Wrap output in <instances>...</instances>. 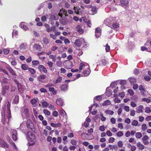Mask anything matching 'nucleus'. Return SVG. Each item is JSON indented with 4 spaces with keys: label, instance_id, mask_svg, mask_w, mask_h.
Returning a JSON list of instances; mask_svg holds the SVG:
<instances>
[{
    "label": "nucleus",
    "instance_id": "16",
    "mask_svg": "<svg viewBox=\"0 0 151 151\" xmlns=\"http://www.w3.org/2000/svg\"><path fill=\"white\" fill-rule=\"evenodd\" d=\"M27 44L26 43H22L19 47V48L21 50L25 49L26 47H27Z\"/></svg>",
    "mask_w": 151,
    "mask_h": 151
},
{
    "label": "nucleus",
    "instance_id": "26",
    "mask_svg": "<svg viewBox=\"0 0 151 151\" xmlns=\"http://www.w3.org/2000/svg\"><path fill=\"white\" fill-rule=\"evenodd\" d=\"M49 91L50 92H52L54 95H55L56 93V92L54 88L53 87H49Z\"/></svg>",
    "mask_w": 151,
    "mask_h": 151
},
{
    "label": "nucleus",
    "instance_id": "4",
    "mask_svg": "<svg viewBox=\"0 0 151 151\" xmlns=\"http://www.w3.org/2000/svg\"><path fill=\"white\" fill-rule=\"evenodd\" d=\"M12 137L14 141H16L17 139V131L16 130H13L12 131Z\"/></svg>",
    "mask_w": 151,
    "mask_h": 151
},
{
    "label": "nucleus",
    "instance_id": "10",
    "mask_svg": "<svg viewBox=\"0 0 151 151\" xmlns=\"http://www.w3.org/2000/svg\"><path fill=\"white\" fill-rule=\"evenodd\" d=\"M0 144L1 145L2 147L7 148L9 147V145L7 144L3 140H0Z\"/></svg>",
    "mask_w": 151,
    "mask_h": 151
},
{
    "label": "nucleus",
    "instance_id": "18",
    "mask_svg": "<svg viewBox=\"0 0 151 151\" xmlns=\"http://www.w3.org/2000/svg\"><path fill=\"white\" fill-rule=\"evenodd\" d=\"M60 23L63 25H66L67 24L68 21H65V19L60 18Z\"/></svg>",
    "mask_w": 151,
    "mask_h": 151
},
{
    "label": "nucleus",
    "instance_id": "12",
    "mask_svg": "<svg viewBox=\"0 0 151 151\" xmlns=\"http://www.w3.org/2000/svg\"><path fill=\"white\" fill-rule=\"evenodd\" d=\"M7 69L9 70V72L11 73V74L13 75L16 76V75L15 73L14 72V70L10 66H8L7 67Z\"/></svg>",
    "mask_w": 151,
    "mask_h": 151
},
{
    "label": "nucleus",
    "instance_id": "22",
    "mask_svg": "<svg viewBox=\"0 0 151 151\" xmlns=\"http://www.w3.org/2000/svg\"><path fill=\"white\" fill-rule=\"evenodd\" d=\"M28 68V65L26 64H23L21 65V68L23 70H27L29 68Z\"/></svg>",
    "mask_w": 151,
    "mask_h": 151
},
{
    "label": "nucleus",
    "instance_id": "46",
    "mask_svg": "<svg viewBox=\"0 0 151 151\" xmlns=\"http://www.w3.org/2000/svg\"><path fill=\"white\" fill-rule=\"evenodd\" d=\"M42 105L44 107H47L48 106V104L46 101H43L42 103Z\"/></svg>",
    "mask_w": 151,
    "mask_h": 151
},
{
    "label": "nucleus",
    "instance_id": "37",
    "mask_svg": "<svg viewBox=\"0 0 151 151\" xmlns=\"http://www.w3.org/2000/svg\"><path fill=\"white\" fill-rule=\"evenodd\" d=\"M71 144L73 145H76L77 143V142L75 139H72L71 140Z\"/></svg>",
    "mask_w": 151,
    "mask_h": 151
},
{
    "label": "nucleus",
    "instance_id": "39",
    "mask_svg": "<svg viewBox=\"0 0 151 151\" xmlns=\"http://www.w3.org/2000/svg\"><path fill=\"white\" fill-rule=\"evenodd\" d=\"M65 21H68L67 24L68 23H71V21L72 20V17H69V20H68L67 18H65Z\"/></svg>",
    "mask_w": 151,
    "mask_h": 151
},
{
    "label": "nucleus",
    "instance_id": "48",
    "mask_svg": "<svg viewBox=\"0 0 151 151\" xmlns=\"http://www.w3.org/2000/svg\"><path fill=\"white\" fill-rule=\"evenodd\" d=\"M31 103L32 104H35L37 102V101L35 99H32L31 100Z\"/></svg>",
    "mask_w": 151,
    "mask_h": 151
},
{
    "label": "nucleus",
    "instance_id": "14",
    "mask_svg": "<svg viewBox=\"0 0 151 151\" xmlns=\"http://www.w3.org/2000/svg\"><path fill=\"white\" fill-rule=\"evenodd\" d=\"M50 125L52 127L56 128L60 127L61 126V124L60 123L55 124L52 122L50 123Z\"/></svg>",
    "mask_w": 151,
    "mask_h": 151
},
{
    "label": "nucleus",
    "instance_id": "55",
    "mask_svg": "<svg viewBox=\"0 0 151 151\" xmlns=\"http://www.w3.org/2000/svg\"><path fill=\"white\" fill-rule=\"evenodd\" d=\"M50 37L52 38L53 40H55L56 39V36L55 35H54L53 34H50Z\"/></svg>",
    "mask_w": 151,
    "mask_h": 151
},
{
    "label": "nucleus",
    "instance_id": "44",
    "mask_svg": "<svg viewBox=\"0 0 151 151\" xmlns=\"http://www.w3.org/2000/svg\"><path fill=\"white\" fill-rule=\"evenodd\" d=\"M120 84L124 86L126 84L127 81L125 80H123L121 81L120 82Z\"/></svg>",
    "mask_w": 151,
    "mask_h": 151
},
{
    "label": "nucleus",
    "instance_id": "13",
    "mask_svg": "<svg viewBox=\"0 0 151 151\" xmlns=\"http://www.w3.org/2000/svg\"><path fill=\"white\" fill-rule=\"evenodd\" d=\"M34 47H35L36 50L40 51L41 50L42 47L40 45L37 44H35L33 46Z\"/></svg>",
    "mask_w": 151,
    "mask_h": 151
},
{
    "label": "nucleus",
    "instance_id": "17",
    "mask_svg": "<svg viewBox=\"0 0 151 151\" xmlns=\"http://www.w3.org/2000/svg\"><path fill=\"white\" fill-rule=\"evenodd\" d=\"M77 29V31L80 33L82 34L83 33V31L81 28V27L80 25H78L76 27Z\"/></svg>",
    "mask_w": 151,
    "mask_h": 151
},
{
    "label": "nucleus",
    "instance_id": "29",
    "mask_svg": "<svg viewBox=\"0 0 151 151\" xmlns=\"http://www.w3.org/2000/svg\"><path fill=\"white\" fill-rule=\"evenodd\" d=\"M135 136L137 138L139 139L142 137V134L141 133L138 132L136 134Z\"/></svg>",
    "mask_w": 151,
    "mask_h": 151
},
{
    "label": "nucleus",
    "instance_id": "27",
    "mask_svg": "<svg viewBox=\"0 0 151 151\" xmlns=\"http://www.w3.org/2000/svg\"><path fill=\"white\" fill-rule=\"evenodd\" d=\"M29 71L32 74H34L35 73V70L33 68H29L28 69Z\"/></svg>",
    "mask_w": 151,
    "mask_h": 151
},
{
    "label": "nucleus",
    "instance_id": "30",
    "mask_svg": "<svg viewBox=\"0 0 151 151\" xmlns=\"http://www.w3.org/2000/svg\"><path fill=\"white\" fill-rule=\"evenodd\" d=\"M49 57L50 58L52 59V61L55 62L56 60V57L55 56L52 55H50L49 56Z\"/></svg>",
    "mask_w": 151,
    "mask_h": 151
},
{
    "label": "nucleus",
    "instance_id": "52",
    "mask_svg": "<svg viewBox=\"0 0 151 151\" xmlns=\"http://www.w3.org/2000/svg\"><path fill=\"white\" fill-rule=\"evenodd\" d=\"M128 92L131 96L133 95L134 93L132 89H129L128 91Z\"/></svg>",
    "mask_w": 151,
    "mask_h": 151
},
{
    "label": "nucleus",
    "instance_id": "45",
    "mask_svg": "<svg viewBox=\"0 0 151 151\" xmlns=\"http://www.w3.org/2000/svg\"><path fill=\"white\" fill-rule=\"evenodd\" d=\"M50 19L52 20H56L58 19H57L55 16L54 15H52L50 17Z\"/></svg>",
    "mask_w": 151,
    "mask_h": 151
},
{
    "label": "nucleus",
    "instance_id": "32",
    "mask_svg": "<svg viewBox=\"0 0 151 151\" xmlns=\"http://www.w3.org/2000/svg\"><path fill=\"white\" fill-rule=\"evenodd\" d=\"M60 114L61 116H64V115L66 116V114L65 111L63 110L60 111Z\"/></svg>",
    "mask_w": 151,
    "mask_h": 151
},
{
    "label": "nucleus",
    "instance_id": "36",
    "mask_svg": "<svg viewBox=\"0 0 151 151\" xmlns=\"http://www.w3.org/2000/svg\"><path fill=\"white\" fill-rule=\"evenodd\" d=\"M105 113L107 114H108L110 115H112L114 113V112L113 111L109 110H106V111Z\"/></svg>",
    "mask_w": 151,
    "mask_h": 151
},
{
    "label": "nucleus",
    "instance_id": "11",
    "mask_svg": "<svg viewBox=\"0 0 151 151\" xmlns=\"http://www.w3.org/2000/svg\"><path fill=\"white\" fill-rule=\"evenodd\" d=\"M120 3L122 6H127L128 4V0H120Z\"/></svg>",
    "mask_w": 151,
    "mask_h": 151
},
{
    "label": "nucleus",
    "instance_id": "19",
    "mask_svg": "<svg viewBox=\"0 0 151 151\" xmlns=\"http://www.w3.org/2000/svg\"><path fill=\"white\" fill-rule=\"evenodd\" d=\"M137 145V147H139V150H143L144 148V146L140 142H138Z\"/></svg>",
    "mask_w": 151,
    "mask_h": 151
},
{
    "label": "nucleus",
    "instance_id": "51",
    "mask_svg": "<svg viewBox=\"0 0 151 151\" xmlns=\"http://www.w3.org/2000/svg\"><path fill=\"white\" fill-rule=\"evenodd\" d=\"M53 63L52 62L50 61H48L47 63V64L48 65L50 68H51L53 66Z\"/></svg>",
    "mask_w": 151,
    "mask_h": 151
},
{
    "label": "nucleus",
    "instance_id": "53",
    "mask_svg": "<svg viewBox=\"0 0 151 151\" xmlns=\"http://www.w3.org/2000/svg\"><path fill=\"white\" fill-rule=\"evenodd\" d=\"M124 109L127 112H128L129 111V107L128 106H125L124 107Z\"/></svg>",
    "mask_w": 151,
    "mask_h": 151
},
{
    "label": "nucleus",
    "instance_id": "9",
    "mask_svg": "<svg viewBox=\"0 0 151 151\" xmlns=\"http://www.w3.org/2000/svg\"><path fill=\"white\" fill-rule=\"evenodd\" d=\"M109 87H107L106 90V95L108 96H110L112 93V90L109 89Z\"/></svg>",
    "mask_w": 151,
    "mask_h": 151
},
{
    "label": "nucleus",
    "instance_id": "64",
    "mask_svg": "<svg viewBox=\"0 0 151 151\" xmlns=\"http://www.w3.org/2000/svg\"><path fill=\"white\" fill-rule=\"evenodd\" d=\"M106 134L109 136H111L112 135V133L109 130L107 131Z\"/></svg>",
    "mask_w": 151,
    "mask_h": 151
},
{
    "label": "nucleus",
    "instance_id": "31",
    "mask_svg": "<svg viewBox=\"0 0 151 151\" xmlns=\"http://www.w3.org/2000/svg\"><path fill=\"white\" fill-rule=\"evenodd\" d=\"M138 122L135 120H134L132 122V124L133 126H137L138 124Z\"/></svg>",
    "mask_w": 151,
    "mask_h": 151
},
{
    "label": "nucleus",
    "instance_id": "35",
    "mask_svg": "<svg viewBox=\"0 0 151 151\" xmlns=\"http://www.w3.org/2000/svg\"><path fill=\"white\" fill-rule=\"evenodd\" d=\"M142 101H146L147 103H149L151 101L150 99L146 98H143Z\"/></svg>",
    "mask_w": 151,
    "mask_h": 151
},
{
    "label": "nucleus",
    "instance_id": "42",
    "mask_svg": "<svg viewBox=\"0 0 151 151\" xmlns=\"http://www.w3.org/2000/svg\"><path fill=\"white\" fill-rule=\"evenodd\" d=\"M56 64L58 66L60 67L62 66V63L60 61H58L56 62Z\"/></svg>",
    "mask_w": 151,
    "mask_h": 151
},
{
    "label": "nucleus",
    "instance_id": "28",
    "mask_svg": "<svg viewBox=\"0 0 151 151\" xmlns=\"http://www.w3.org/2000/svg\"><path fill=\"white\" fill-rule=\"evenodd\" d=\"M119 27V24L117 23H114L112 25V28L115 29Z\"/></svg>",
    "mask_w": 151,
    "mask_h": 151
},
{
    "label": "nucleus",
    "instance_id": "62",
    "mask_svg": "<svg viewBox=\"0 0 151 151\" xmlns=\"http://www.w3.org/2000/svg\"><path fill=\"white\" fill-rule=\"evenodd\" d=\"M115 139L114 137L110 138L109 140V143H112L114 141Z\"/></svg>",
    "mask_w": 151,
    "mask_h": 151
},
{
    "label": "nucleus",
    "instance_id": "8",
    "mask_svg": "<svg viewBox=\"0 0 151 151\" xmlns=\"http://www.w3.org/2000/svg\"><path fill=\"white\" fill-rule=\"evenodd\" d=\"M57 104L60 106H63V100L61 98H59L56 100Z\"/></svg>",
    "mask_w": 151,
    "mask_h": 151
},
{
    "label": "nucleus",
    "instance_id": "25",
    "mask_svg": "<svg viewBox=\"0 0 151 151\" xmlns=\"http://www.w3.org/2000/svg\"><path fill=\"white\" fill-rule=\"evenodd\" d=\"M129 81L131 84H134L136 82L135 78H131L129 79Z\"/></svg>",
    "mask_w": 151,
    "mask_h": 151
},
{
    "label": "nucleus",
    "instance_id": "63",
    "mask_svg": "<svg viewBox=\"0 0 151 151\" xmlns=\"http://www.w3.org/2000/svg\"><path fill=\"white\" fill-rule=\"evenodd\" d=\"M101 62L102 64L104 65H105L107 63V62L105 60H102Z\"/></svg>",
    "mask_w": 151,
    "mask_h": 151
},
{
    "label": "nucleus",
    "instance_id": "56",
    "mask_svg": "<svg viewBox=\"0 0 151 151\" xmlns=\"http://www.w3.org/2000/svg\"><path fill=\"white\" fill-rule=\"evenodd\" d=\"M101 30L99 28H97L96 29L95 33H101Z\"/></svg>",
    "mask_w": 151,
    "mask_h": 151
},
{
    "label": "nucleus",
    "instance_id": "49",
    "mask_svg": "<svg viewBox=\"0 0 151 151\" xmlns=\"http://www.w3.org/2000/svg\"><path fill=\"white\" fill-rule=\"evenodd\" d=\"M123 135V133L122 132H118L117 133V135L118 137H121Z\"/></svg>",
    "mask_w": 151,
    "mask_h": 151
},
{
    "label": "nucleus",
    "instance_id": "34",
    "mask_svg": "<svg viewBox=\"0 0 151 151\" xmlns=\"http://www.w3.org/2000/svg\"><path fill=\"white\" fill-rule=\"evenodd\" d=\"M147 127L146 126V125L145 124H143L142 125V131H145V130L147 129Z\"/></svg>",
    "mask_w": 151,
    "mask_h": 151
},
{
    "label": "nucleus",
    "instance_id": "2",
    "mask_svg": "<svg viewBox=\"0 0 151 151\" xmlns=\"http://www.w3.org/2000/svg\"><path fill=\"white\" fill-rule=\"evenodd\" d=\"M7 105L6 107L7 108V110L6 111L7 113L8 114H6V117H7L8 119V121H9V119L11 117V115L10 111V107H11V103L9 101H8L6 103Z\"/></svg>",
    "mask_w": 151,
    "mask_h": 151
},
{
    "label": "nucleus",
    "instance_id": "59",
    "mask_svg": "<svg viewBox=\"0 0 151 151\" xmlns=\"http://www.w3.org/2000/svg\"><path fill=\"white\" fill-rule=\"evenodd\" d=\"M52 115L55 117H57L58 116V112L56 111H55L52 112Z\"/></svg>",
    "mask_w": 151,
    "mask_h": 151
},
{
    "label": "nucleus",
    "instance_id": "20",
    "mask_svg": "<svg viewBox=\"0 0 151 151\" xmlns=\"http://www.w3.org/2000/svg\"><path fill=\"white\" fill-rule=\"evenodd\" d=\"M68 86L66 84H63V85L61 86V90L63 91H66L68 88Z\"/></svg>",
    "mask_w": 151,
    "mask_h": 151
},
{
    "label": "nucleus",
    "instance_id": "3",
    "mask_svg": "<svg viewBox=\"0 0 151 151\" xmlns=\"http://www.w3.org/2000/svg\"><path fill=\"white\" fill-rule=\"evenodd\" d=\"M27 126L28 129H32L33 126V124L31 120H28L27 122Z\"/></svg>",
    "mask_w": 151,
    "mask_h": 151
},
{
    "label": "nucleus",
    "instance_id": "1",
    "mask_svg": "<svg viewBox=\"0 0 151 151\" xmlns=\"http://www.w3.org/2000/svg\"><path fill=\"white\" fill-rule=\"evenodd\" d=\"M27 138L30 142H35V137L31 132L29 131L27 133Z\"/></svg>",
    "mask_w": 151,
    "mask_h": 151
},
{
    "label": "nucleus",
    "instance_id": "7",
    "mask_svg": "<svg viewBox=\"0 0 151 151\" xmlns=\"http://www.w3.org/2000/svg\"><path fill=\"white\" fill-rule=\"evenodd\" d=\"M19 96L18 95L15 96L13 100V104H17L19 103Z\"/></svg>",
    "mask_w": 151,
    "mask_h": 151
},
{
    "label": "nucleus",
    "instance_id": "38",
    "mask_svg": "<svg viewBox=\"0 0 151 151\" xmlns=\"http://www.w3.org/2000/svg\"><path fill=\"white\" fill-rule=\"evenodd\" d=\"M9 142L10 144L14 148L16 149H17L14 143L13 142V141L11 139L9 141Z\"/></svg>",
    "mask_w": 151,
    "mask_h": 151
},
{
    "label": "nucleus",
    "instance_id": "43",
    "mask_svg": "<svg viewBox=\"0 0 151 151\" xmlns=\"http://www.w3.org/2000/svg\"><path fill=\"white\" fill-rule=\"evenodd\" d=\"M62 78L61 77H59L56 81L55 83H58L60 82L62 80Z\"/></svg>",
    "mask_w": 151,
    "mask_h": 151
},
{
    "label": "nucleus",
    "instance_id": "50",
    "mask_svg": "<svg viewBox=\"0 0 151 151\" xmlns=\"http://www.w3.org/2000/svg\"><path fill=\"white\" fill-rule=\"evenodd\" d=\"M99 129L101 131H104L105 130V127L104 125H102L99 127Z\"/></svg>",
    "mask_w": 151,
    "mask_h": 151
},
{
    "label": "nucleus",
    "instance_id": "60",
    "mask_svg": "<svg viewBox=\"0 0 151 151\" xmlns=\"http://www.w3.org/2000/svg\"><path fill=\"white\" fill-rule=\"evenodd\" d=\"M80 66L79 68V70H81L83 69V67L85 66V64L82 63H80Z\"/></svg>",
    "mask_w": 151,
    "mask_h": 151
},
{
    "label": "nucleus",
    "instance_id": "33",
    "mask_svg": "<svg viewBox=\"0 0 151 151\" xmlns=\"http://www.w3.org/2000/svg\"><path fill=\"white\" fill-rule=\"evenodd\" d=\"M43 112L45 114L47 115H49L50 114V112L47 109H44Z\"/></svg>",
    "mask_w": 151,
    "mask_h": 151
},
{
    "label": "nucleus",
    "instance_id": "23",
    "mask_svg": "<svg viewBox=\"0 0 151 151\" xmlns=\"http://www.w3.org/2000/svg\"><path fill=\"white\" fill-rule=\"evenodd\" d=\"M42 41L45 44H47L49 42L48 39L47 37L43 38L42 40Z\"/></svg>",
    "mask_w": 151,
    "mask_h": 151
},
{
    "label": "nucleus",
    "instance_id": "61",
    "mask_svg": "<svg viewBox=\"0 0 151 151\" xmlns=\"http://www.w3.org/2000/svg\"><path fill=\"white\" fill-rule=\"evenodd\" d=\"M97 8L96 6H93L92 8L91 11L94 12H97Z\"/></svg>",
    "mask_w": 151,
    "mask_h": 151
},
{
    "label": "nucleus",
    "instance_id": "40",
    "mask_svg": "<svg viewBox=\"0 0 151 151\" xmlns=\"http://www.w3.org/2000/svg\"><path fill=\"white\" fill-rule=\"evenodd\" d=\"M32 64L34 65H35L39 64V62L37 60H35L32 61Z\"/></svg>",
    "mask_w": 151,
    "mask_h": 151
},
{
    "label": "nucleus",
    "instance_id": "41",
    "mask_svg": "<svg viewBox=\"0 0 151 151\" xmlns=\"http://www.w3.org/2000/svg\"><path fill=\"white\" fill-rule=\"evenodd\" d=\"M9 52V50L8 49H4L3 50L4 54L5 55L8 54Z\"/></svg>",
    "mask_w": 151,
    "mask_h": 151
},
{
    "label": "nucleus",
    "instance_id": "6",
    "mask_svg": "<svg viewBox=\"0 0 151 151\" xmlns=\"http://www.w3.org/2000/svg\"><path fill=\"white\" fill-rule=\"evenodd\" d=\"M82 40L78 39L76 40L74 42V44L76 46L80 47L82 44Z\"/></svg>",
    "mask_w": 151,
    "mask_h": 151
},
{
    "label": "nucleus",
    "instance_id": "57",
    "mask_svg": "<svg viewBox=\"0 0 151 151\" xmlns=\"http://www.w3.org/2000/svg\"><path fill=\"white\" fill-rule=\"evenodd\" d=\"M144 79L146 81H150L151 79V78L149 76H146L144 77Z\"/></svg>",
    "mask_w": 151,
    "mask_h": 151
},
{
    "label": "nucleus",
    "instance_id": "47",
    "mask_svg": "<svg viewBox=\"0 0 151 151\" xmlns=\"http://www.w3.org/2000/svg\"><path fill=\"white\" fill-rule=\"evenodd\" d=\"M110 49V46L106 44V50L107 52H108L109 51Z\"/></svg>",
    "mask_w": 151,
    "mask_h": 151
},
{
    "label": "nucleus",
    "instance_id": "15",
    "mask_svg": "<svg viewBox=\"0 0 151 151\" xmlns=\"http://www.w3.org/2000/svg\"><path fill=\"white\" fill-rule=\"evenodd\" d=\"M143 107L142 105L139 106L137 108V109L136 111L137 113H139L141 112H143Z\"/></svg>",
    "mask_w": 151,
    "mask_h": 151
},
{
    "label": "nucleus",
    "instance_id": "54",
    "mask_svg": "<svg viewBox=\"0 0 151 151\" xmlns=\"http://www.w3.org/2000/svg\"><path fill=\"white\" fill-rule=\"evenodd\" d=\"M123 143L122 141H119L118 142V145L119 147H122Z\"/></svg>",
    "mask_w": 151,
    "mask_h": 151
},
{
    "label": "nucleus",
    "instance_id": "24",
    "mask_svg": "<svg viewBox=\"0 0 151 151\" xmlns=\"http://www.w3.org/2000/svg\"><path fill=\"white\" fill-rule=\"evenodd\" d=\"M111 104V102L110 101L107 100L103 103L102 105L103 106H107L110 105Z\"/></svg>",
    "mask_w": 151,
    "mask_h": 151
},
{
    "label": "nucleus",
    "instance_id": "21",
    "mask_svg": "<svg viewBox=\"0 0 151 151\" xmlns=\"http://www.w3.org/2000/svg\"><path fill=\"white\" fill-rule=\"evenodd\" d=\"M90 73V70H84L83 72V75L84 76H88Z\"/></svg>",
    "mask_w": 151,
    "mask_h": 151
},
{
    "label": "nucleus",
    "instance_id": "5",
    "mask_svg": "<svg viewBox=\"0 0 151 151\" xmlns=\"http://www.w3.org/2000/svg\"><path fill=\"white\" fill-rule=\"evenodd\" d=\"M39 70L40 71H42L45 73H47V70H46L45 68L43 65H39L38 67Z\"/></svg>",
    "mask_w": 151,
    "mask_h": 151
},
{
    "label": "nucleus",
    "instance_id": "58",
    "mask_svg": "<svg viewBox=\"0 0 151 151\" xmlns=\"http://www.w3.org/2000/svg\"><path fill=\"white\" fill-rule=\"evenodd\" d=\"M149 138V137L147 135H145L142 138V140H147Z\"/></svg>",
    "mask_w": 151,
    "mask_h": 151
}]
</instances>
